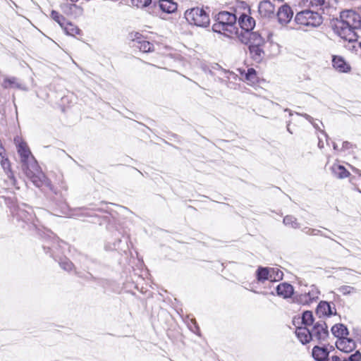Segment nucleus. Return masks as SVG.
<instances>
[{
  "instance_id": "nucleus-1",
  "label": "nucleus",
  "mask_w": 361,
  "mask_h": 361,
  "mask_svg": "<svg viewBox=\"0 0 361 361\" xmlns=\"http://www.w3.org/2000/svg\"><path fill=\"white\" fill-rule=\"evenodd\" d=\"M333 29L341 38L350 42H356L361 31V16L353 11H343L339 18H336Z\"/></svg>"
},
{
  "instance_id": "nucleus-2",
  "label": "nucleus",
  "mask_w": 361,
  "mask_h": 361,
  "mask_svg": "<svg viewBox=\"0 0 361 361\" xmlns=\"http://www.w3.org/2000/svg\"><path fill=\"white\" fill-rule=\"evenodd\" d=\"M13 216L16 218L17 221L23 223L22 227L25 228L27 226V229L30 231H35L41 237L42 243L44 242V233L49 229L40 228L38 224L39 221L36 219L35 214L33 212L32 207L26 204L22 203L21 204H16L13 201L11 202H7Z\"/></svg>"
},
{
  "instance_id": "nucleus-3",
  "label": "nucleus",
  "mask_w": 361,
  "mask_h": 361,
  "mask_svg": "<svg viewBox=\"0 0 361 361\" xmlns=\"http://www.w3.org/2000/svg\"><path fill=\"white\" fill-rule=\"evenodd\" d=\"M44 233V242L42 243V247L45 252L55 261H58L59 266L65 271H70L73 270L74 264L66 257H60L61 245L58 238L52 231H48Z\"/></svg>"
},
{
  "instance_id": "nucleus-4",
  "label": "nucleus",
  "mask_w": 361,
  "mask_h": 361,
  "mask_svg": "<svg viewBox=\"0 0 361 361\" xmlns=\"http://www.w3.org/2000/svg\"><path fill=\"white\" fill-rule=\"evenodd\" d=\"M238 11L235 13L228 11H220L215 16L216 23L212 25V30L214 32L224 34L226 37L238 34V28L236 27Z\"/></svg>"
},
{
  "instance_id": "nucleus-5",
  "label": "nucleus",
  "mask_w": 361,
  "mask_h": 361,
  "mask_svg": "<svg viewBox=\"0 0 361 361\" xmlns=\"http://www.w3.org/2000/svg\"><path fill=\"white\" fill-rule=\"evenodd\" d=\"M185 18L190 24L198 27H206L209 25V17L203 8H192L185 12Z\"/></svg>"
},
{
  "instance_id": "nucleus-6",
  "label": "nucleus",
  "mask_w": 361,
  "mask_h": 361,
  "mask_svg": "<svg viewBox=\"0 0 361 361\" xmlns=\"http://www.w3.org/2000/svg\"><path fill=\"white\" fill-rule=\"evenodd\" d=\"M294 20L298 25L311 27H317L322 23L321 15L309 9L298 12Z\"/></svg>"
},
{
  "instance_id": "nucleus-7",
  "label": "nucleus",
  "mask_w": 361,
  "mask_h": 361,
  "mask_svg": "<svg viewBox=\"0 0 361 361\" xmlns=\"http://www.w3.org/2000/svg\"><path fill=\"white\" fill-rule=\"evenodd\" d=\"M128 39L131 47L137 48L144 53L154 51V44L146 40V38L138 32H132L128 34Z\"/></svg>"
},
{
  "instance_id": "nucleus-8",
  "label": "nucleus",
  "mask_w": 361,
  "mask_h": 361,
  "mask_svg": "<svg viewBox=\"0 0 361 361\" xmlns=\"http://www.w3.org/2000/svg\"><path fill=\"white\" fill-rule=\"evenodd\" d=\"M310 332L312 341H316L319 344L326 341L329 336L328 326L323 320L317 322L311 327Z\"/></svg>"
},
{
  "instance_id": "nucleus-9",
  "label": "nucleus",
  "mask_w": 361,
  "mask_h": 361,
  "mask_svg": "<svg viewBox=\"0 0 361 361\" xmlns=\"http://www.w3.org/2000/svg\"><path fill=\"white\" fill-rule=\"evenodd\" d=\"M27 176L30 177V180L33 183V184L37 188H42L43 186L47 187L51 191L54 192L56 194V191L54 189V186L51 184V182L49 179L47 178L44 173L42 171H38L37 173H33L31 171H28L26 172Z\"/></svg>"
},
{
  "instance_id": "nucleus-10",
  "label": "nucleus",
  "mask_w": 361,
  "mask_h": 361,
  "mask_svg": "<svg viewBox=\"0 0 361 361\" xmlns=\"http://www.w3.org/2000/svg\"><path fill=\"white\" fill-rule=\"evenodd\" d=\"M250 8L247 7V13H240L238 15V23L242 30L251 32L255 26V20L250 16Z\"/></svg>"
},
{
  "instance_id": "nucleus-11",
  "label": "nucleus",
  "mask_w": 361,
  "mask_h": 361,
  "mask_svg": "<svg viewBox=\"0 0 361 361\" xmlns=\"http://www.w3.org/2000/svg\"><path fill=\"white\" fill-rule=\"evenodd\" d=\"M315 313L319 318L330 317L336 314V309L334 303L322 300L317 305Z\"/></svg>"
},
{
  "instance_id": "nucleus-12",
  "label": "nucleus",
  "mask_w": 361,
  "mask_h": 361,
  "mask_svg": "<svg viewBox=\"0 0 361 361\" xmlns=\"http://www.w3.org/2000/svg\"><path fill=\"white\" fill-rule=\"evenodd\" d=\"M293 16V12L292 9L287 4L281 6L277 11L278 20L282 25L288 23L292 19Z\"/></svg>"
},
{
  "instance_id": "nucleus-13",
  "label": "nucleus",
  "mask_w": 361,
  "mask_h": 361,
  "mask_svg": "<svg viewBox=\"0 0 361 361\" xmlns=\"http://www.w3.org/2000/svg\"><path fill=\"white\" fill-rule=\"evenodd\" d=\"M336 346L339 350L345 353H351L357 347L354 340L347 337L338 340L336 343Z\"/></svg>"
},
{
  "instance_id": "nucleus-14",
  "label": "nucleus",
  "mask_w": 361,
  "mask_h": 361,
  "mask_svg": "<svg viewBox=\"0 0 361 361\" xmlns=\"http://www.w3.org/2000/svg\"><path fill=\"white\" fill-rule=\"evenodd\" d=\"M276 294L283 298H290L294 295L293 286L287 283L283 282L279 284L276 288Z\"/></svg>"
},
{
  "instance_id": "nucleus-15",
  "label": "nucleus",
  "mask_w": 361,
  "mask_h": 361,
  "mask_svg": "<svg viewBox=\"0 0 361 361\" xmlns=\"http://www.w3.org/2000/svg\"><path fill=\"white\" fill-rule=\"evenodd\" d=\"M330 350L326 345L323 346L315 345L312 350V356L314 360H329Z\"/></svg>"
},
{
  "instance_id": "nucleus-16",
  "label": "nucleus",
  "mask_w": 361,
  "mask_h": 361,
  "mask_svg": "<svg viewBox=\"0 0 361 361\" xmlns=\"http://www.w3.org/2000/svg\"><path fill=\"white\" fill-rule=\"evenodd\" d=\"M333 67L341 73H348L350 71V66L346 63L344 59L339 56H334L332 58Z\"/></svg>"
},
{
  "instance_id": "nucleus-17",
  "label": "nucleus",
  "mask_w": 361,
  "mask_h": 361,
  "mask_svg": "<svg viewBox=\"0 0 361 361\" xmlns=\"http://www.w3.org/2000/svg\"><path fill=\"white\" fill-rule=\"evenodd\" d=\"M295 335L302 345H306L312 341L310 329L306 326L296 328Z\"/></svg>"
},
{
  "instance_id": "nucleus-18",
  "label": "nucleus",
  "mask_w": 361,
  "mask_h": 361,
  "mask_svg": "<svg viewBox=\"0 0 361 361\" xmlns=\"http://www.w3.org/2000/svg\"><path fill=\"white\" fill-rule=\"evenodd\" d=\"M91 211H104L101 208H90L87 207H76L73 209V215L78 217H98L97 215L91 214Z\"/></svg>"
},
{
  "instance_id": "nucleus-19",
  "label": "nucleus",
  "mask_w": 361,
  "mask_h": 361,
  "mask_svg": "<svg viewBox=\"0 0 361 361\" xmlns=\"http://www.w3.org/2000/svg\"><path fill=\"white\" fill-rule=\"evenodd\" d=\"M1 164L4 171L7 174V179L6 181L8 182L11 185L15 186L16 188H19V187L17 186V180L13 175V173L11 170V166L8 159L3 158Z\"/></svg>"
},
{
  "instance_id": "nucleus-20",
  "label": "nucleus",
  "mask_w": 361,
  "mask_h": 361,
  "mask_svg": "<svg viewBox=\"0 0 361 361\" xmlns=\"http://www.w3.org/2000/svg\"><path fill=\"white\" fill-rule=\"evenodd\" d=\"M258 11L263 17H270L274 13V6L269 0H264L259 4Z\"/></svg>"
},
{
  "instance_id": "nucleus-21",
  "label": "nucleus",
  "mask_w": 361,
  "mask_h": 361,
  "mask_svg": "<svg viewBox=\"0 0 361 361\" xmlns=\"http://www.w3.org/2000/svg\"><path fill=\"white\" fill-rule=\"evenodd\" d=\"M255 276L259 283H264L265 281H271V267H259L256 270Z\"/></svg>"
},
{
  "instance_id": "nucleus-22",
  "label": "nucleus",
  "mask_w": 361,
  "mask_h": 361,
  "mask_svg": "<svg viewBox=\"0 0 361 361\" xmlns=\"http://www.w3.org/2000/svg\"><path fill=\"white\" fill-rule=\"evenodd\" d=\"M332 334L338 340L346 337L349 334V331L345 325L343 324H336L331 329Z\"/></svg>"
},
{
  "instance_id": "nucleus-23",
  "label": "nucleus",
  "mask_w": 361,
  "mask_h": 361,
  "mask_svg": "<svg viewBox=\"0 0 361 361\" xmlns=\"http://www.w3.org/2000/svg\"><path fill=\"white\" fill-rule=\"evenodd\" d=\"M262 46L249 45L248 49L251 58L256 62L262 61L264 58V51L262 48Z\"/></svg>"
},
{
  "instance_id": "nucleus-24",
  "label": "nucleus",
  "mask_w": 361,
  "mask_h": 361,
  "mask_svg": "<svg viewBox=\"0 0 361 361\" xmlns=\"http://www.w3.org/2000/svg\"><path fill=\"white\" fill-rule=\"evenodd\" d=\"M331 172L337 178H345L350 176V172L343 165L334 164L331 167Z\"/></svg>"
},
{
  "instance_id": "nucleus-25",
  "label": "nucleus",
  "mask_w": 361,
  "mask_h": 361,
  "mask_svg": "<svg viewBox=\"0 0 361 361\" xmlns=\"http://www.w3.org/2000/svg\"><path fill=\"white\" fill-rule=\"evenodd\" d=\"M159 6L160 9L166 13H172L177 10V4L172 0H159Z\"/></svg>"
},
{
  "instance_id": "nucleus-26",
  "label": "nucleus",
  "mask_w": 361,
  "mask_h": 361,
  "mask_svg": "<svg viewBox=\"0 0 361 361\" xmlns=\"http://www.w3.org/2000/svg\"><path fill=\"white\" fill-rule=\"evenodd\" d=\"M18 153L19 154L21 161L25 164L27 162V159L31 155V152L28 148L26 142L21 141L18 143Z\"/></svg>"
},
{
  "instance_id": "nucleus-27",
  "label": "nucleus",
  "mask_w": 361,
  "mask_h": 361,
  "mask_svg": "<svg viewBox=\"0 0 361 361\" xmlns=\"http://www.w3.org/2000/svg\"><path fill=\"white\" fill-rule=\"evenodd\" d=\"M2 87L4 89L15 87L19 90H25V86L19 83L15 77L6 78L2 83Z\"/></svg>"
},
{
  "instance_id": "nucleus-28",
  "label": "nucleus",
  "mask_w": 361,
  "mask_h": 361,
  "mask_svg": "<svg viewBox=\"0 0 361 361\" xmlns=\"http://www.w3.org/2000/svg\"><path fill=\"white\" fill-rule=\"evenodd\" d=\"M301 319L302 324L306 327L312 326L315 324L314 323V317L313 313L310 310H305L302 312Z\"/></svg>"
},
{
  "instance_id": "nucleus-29",
  "label": "nucleus",
  "mask_w": 361,
  "mask_h": 361,
  "mask_svg": "<svg viewBox=\"0 0 361 361\" xmlns=\"http://www.w3.org/2000/svg\"><path fill=\"white\" fill-rule=\"evenodd\" d=\"M293 300L300 305H310L312 302V300L308 292H305L301 294H296L293 297Z\"/></svg>"
},
{
  "instance_id": "nucleus-30",
  "label": "nucleus",
  "mask_w": 361,
  "mask_h": 361,
  "mask_svg": "<svg viewBox=\"0 0 361 361\" xmlns=\"http://www.w3.org/2000/svg\"><path fill=\"white\" fill-rule=\"evenodd\" d=\"M264 38L257 32H250V45L263 46L264 44Z\"/></svg>"
},
{
  "instance_id": "nucleus-31",
  "label": "nucleus",
  "mask_w": 361,
  "mask_h": 361,
  "mask_svg": "<svg viewBox=\"0 0 361 361\" xmlns=\"http://www.w3.org/2000/svg\"><path fill=\"white\" fill-rule=\"evenodd\" d=\"M239 71L241 75L245 73V80L247 82L248 84H254L257 81V71L253 68H248L246 73L245 71H241L240 69H239Z\"/></svg>"
},
{
  "instance_id": "nucleus-32",
  "label": "nucleus",
  "mask_w": 361,
  "mask_h": 361,
  "mask_svg": "<svg viewBox=\"0 0 361 361\" xmlns=\"http://www.w3.org/2000/svg\"><path fill=\"white\" fill-rule=\"evenodd\" d=\"M113 250L126 252L128 249V245L127 238L125 242H123L122 239L119 237L113 243Z\"/></svg>"
},
{
  "instance_id": "nucleus-33",
  "label": "nucleus",
  "mask_w": 361,
  "mask_h": 361,
  "mask_svg": "<svg viewBox=\"0 0 361 361\" xmlns=\"http://www.w3.org/2000/svg\"><path fill=\"white\" fill-rule=\"evenodd\" d=\"M63 28L67 35L71 36L78 35L80 32V30L77 26L69 22H66Z\"/></svg>"
},
{
  "instance_id": "nucleus-34",
  "label": "nucleus",
  "mask_w": 361,
  "mask_h": 361,
  "mask_svg": "<svg viewBox=\"0 0 361 361\" xmlns=\"http://www.w3.org/2000/svg\"><path fill=\"white\" fill-rule=\"evenodd\" d=\"M283 224L293 228H299L300 224L298 222L297 219L292 215H287L283 218Z\"/></svg>"
},
{
  "instance_id": "nucleus-35",
  "label": "nucleus",
  "mask_w": 361,
  "mask_h": 361,
  "mask_svg": "<svg viewBox=\"0 0 361 361\" xmlns=\"http://www.w3.org/2000/svg\"><path fill=\"white\" fill-rule=\"evenodd\" d=\"M51 17L54 20L58 23L61 27H63L67 22L63 16L54 10L51 12Z\"/></svg>"
},
{
  "instance_id": "nucleus-36",
  "label": "nucleus",
  "mask_w": 361,
  "mask_h": 361,
  "mask_svg": "<svg viewBox=\"0 0 361 361\" xmlns=\"http://www.w3.org/2000/svg\"><path fill=\"white\" fill-rule=\"evenodd\" d=\"M271 282L279 281L283 279V273L278 268H271Z\"/></svg>"
},
{
  "instance_id": "nucleus-37",
  "label": "nucleus",
  "mask_w": 361,
  "mask_h": 361,
  "mask_svg": "<svg viewBox=\"0 0 361 361\" xmlns=\"http://www.w3.org/2000/svg\"><path fill=\"white\" fill-rule=\"evenodd\" d=\"M302 232H304L305 234L309 235H320L322 236H324L325 238H329L326 234L323 233L320 230L315 229V228H311L308 227H305L302 228Z\"/></svg>"
},
{
  "instance_id": "nucleus-38",
  "label": "nucleus",
  "mask_w": 361,
  "mask_h": 361,
  "mask_svg": "<svg viewBox=\"0 0 361 361\" xmlns=\"http://www.w3.org/2000/svg\"><path fill=\"white\" fill-rule=\"evenodd\" d=\"M215 66L216 67H214V68H218L221 70L226 75V78L228 80L233 79L234 80H236L238 78V75L234 72L224 69L219 64H216Z\"/></svg>"
},
{
  "instance_id": "nucleus-39",
  "label": "nucleus",
  "mask_w": 361,
  "mask_h": 361,
  "mask_svg": "<svg viewBox=\"0 0 361 361\" xmlns=\"http://www.w3.org/2000/svg\"><path fill=\"white\" fill-rule=\"evenodd\" d=\"M308 293H310V296L312 302H314L319 298V295L320 294V291L319 290L318 288L315 285H312L310 287Z\"/></svg>"
},
{
  "instance_id": "nucleus-40",
  "label": "nucleus",
  "mask_w": 361,
  "mask_h": 361,
  "mask_svg": "<svg viewBox=\"0 0 361 361\" xmlns=\"http://www.w3.org/2000/svg\"><path fill=\"white\" fill-rule=\"evenodd\" d=\"M188 327L193 333L200 336V329L195 319H192L190 320V322L188 324Z\"/></svg>"
},
{
  "instance_id": "nucleus-41",
  "label": "nucleus",
  "mask_w": 361,
  "mask_h": 361,
  "mask_svg": "<svg viewBox=\"0 0 361 361\" xmlns=\"http://www.w3.org/2000/svg\"><path fill=\"white\" fill-rule=\"evenodd\" d=\"M131 2L137 8H143L148 6L152 3V0H131Z\"/></svg>"
},
{
  "instance_id": "nucleus-42",
  "label": "nucleus",
  "mask_w": 361,
  "mask_h": 361,
  "mask_svg": "<svg viewBox=\"0 0 361 361\" xmlns=\"http://www.w3.org/2000/svg\"><path fill=\"white\" fill-rule=\"evenodd\" d=\"M250 32H245V33H242L241 32L240 34L238 33L237 35H238L240 41L245 44H247L248 46L250 45Z\"/></svg>"
},
{
  "instance_id": "nucleus-43",
  "label": "nucleus",
  "mask_w": 361,
  "mask_h": 361,
  "mask_svg": "<svg viewBox=\"0 0 361 361\" xmlns=\"http://www.w3.org/2000/svg\"><path fill=\"white\" fill-rule=\"evenodd\" d=\"M355 290V288L350 286H342L338 288V291L344 295H349Z\"/></svg>"
},
{
  "instance_id": "nucleus-44",
  "label": "nucleus",
  "mask_w": 361,
  "mask_h": 361,
  "mask_svg": "<svg viewBox=\"0 0 361 361\" xmlns=\"http://www.w3.org/2000/svg\"><path fill=\"white\" fill-rule=\"evenodd\" d=\"M347 361H361V353L360 350H356L353 354H351L348 358Z\"/></svg>"
},
{
  "instance_id": "nucleus-45",
  "label": "nucleus",
  "mask_w": 361,
  "mask_h": 361,
  "mask_svg": "<svg viewBox=\"0 0 361 361\" xmlns=\"http://www.w3.org/2000/svg\"><path fill=\"white\" fill-rule=\"evenodd\" d=\"M353 147H354V145L351 142H348V141H344L342 144L341 150H343V151L348 150V149H353Z\"/></svg>"
},
{
  "instance_id": "nucleus-46",
  "label": "nucleus",
  "mask_w": 361,
  "mask_h": 361,
  "mask_svg": "<svg viewBox=\"0 0 361 361\" xmlns=\"http://www.w3.org/2000/svg\"><path fill=\"white\" fill-rule=\"evenodd\" d=\"M76 275L80 277V278H83L86 280H94V276L90 274V273H87V274L85 275H82L81 273H79V272H76Z\"/></svg>"
},
{
  "instance_id": "nucleus-47",
  "label": "nucleus",
  "mask_w": 361,
  "mask_h": 361,
  "mask_svg": "<svg viewBox=\"0 0 361 361\" xmlns=\"http://www.w3.org/2000/svg\"><path fill=\"white\" fill-rule=\"evenodd\" d=\"M309 1L312 6H323L325 3V0H309Z\"/></svg>"
},
{
  "instance_id": "nucleus-48",
  "label": "nucleus",
  "mask_w": 361,
  "mask_h": 361,
  "mask_svg": "<svg viewBox=\"0 0 361 361\" xmlns=\"http://www.w3.org/2000/svg\"><path fill=\"white\" fill-rule=\"evenodd\" d=\"M218 80H219L221 83H222V84H224V85H226L227 87H232L231 86H230L231 82H230L229 81H228L227 80H226V79H223V78H219L218 79Z\"/></svg>"
},
{
  "instance_id": "nucleus-49",
  "label": "nucleus",
  "mask_w": 361,
  "mask_h": 361,
  "mask_svg": "<svg viewBox=\"0 0 361 361\" xmlns=\"http://www.w3.org/2000/svg\"><path fill=\"white\" fill-rule=\"evenodd\" d=\"M301 116H302L304 118H305L310 122H312V120L313 119L312 117H311L310 115H308L307 114H301Z\"/></svg>"
},
{
  "instance_id": "nucleus-50",
  "label": "nucleus",
  "mask_w": 361,
  "mask_h": 361,
  "mask_svg": "<svg viewBox=\"0 0 361 361\" xmlns=\"http://www.w3.org/2000/svg\"><path fill=\"white\" fill-rule=\"evenodd\" d=\"M353 334L357 336H361V330L360 329H353Z\"/></svg>"
},
{
  "instance_id": "nucleus-51",
  "label": "nucleus",
  "mask_w": 361,
  "mask_h": 361,
  "mask_svg": "<svg viewBox=\"0 0 361 361\" xmlns=\"http://www.w3.org/2000/svg\"><path fill=\"white\" fill-rule=\"evenodd\" d=\"M284 111L285 112H288L290 116H293V111L290 109H288V108L284 109Z\"/></svg>"
},
{
  "instance_id": "nucleus-52",
  "label": "nucleus",
  "mask_w": 361,
  "mask_h": 361,
  "mask_svg": "<svg viewBox=\"0 0 361 361\" xmlns=\"http://www.w3.org/2000/svg\"><path fill=\"white\" fill-rule=\"evenodd\" d=\"M318 147L321 149L324 147V143L321 140H319Z\"/></svg>"
},
{
  "instance_id": "nucleus-53",
  "label": "nucleus",
  "mask_w": 361,
  "mask_h": 361,
  "mask_svg": "<svg viewBox=\"0 0 361 361\" xmlns=\"http://www.w3.org/2000/svg\"><path fill=\"white\" fill-rule=\"evenodd\" d=\"M332 146H333V148L334 150H338V145L336 142H332Z\"/></svg>"
},
{
  "instance_id": "nucleus-54",
  "label": "nucleus",
  "mask_w": 361,
  "mask_h": 361,
  "mask_svg": "<svg viewBox=\"0 0 361 361\" xmlns=\"http://www.w3.org/2000/svg\"><path fill=\"white\" fill-rule=\"evenodd\" d=\"M290 121H288V123L287 125V130L290 133L293 134V132L290 130V128H289Z\"/></svg>"
},
{
  "instance_id": "nucleus-55",
  "label": "nucleus",
  "mask_w": 361,
  "mask_h": 361,
  "mask_svg": "<svg viewBox=\"0 0 361 361\" xmlns=\"http://www.w3.org/2000/svg\"><path fill=\"white\" fill-rule=\"evenodd\" d=\"M326 346H328V348L330 350V352L334 350V347L333 345L328 344Z\"/></svg>"
},
{
  "instance_id": "nucleus-56",
  "label": "nucleus",
  "mask_w": 361,
  "mask_h": 361,
  "mask_svg": "<svg viewBox=\"0 0 361 361\" xmlns=\"http://www.w3.org/2000/svg\"><path fill=\"white\" fill-rule=\"evenodd\" d=\"M322 133L325 135V137H326V142H327V145H329V142H328V140H329V137H328V135H326V133L325 132H322Z\"/></svg>"
},
{
  "instance_id": "nucleus-57",
  "label": "nucleus",
  "mask_w": 361,
  "mask_h": 361,
  "mask_svg": "<svg viewBox=\"0 0 361 361\" xmlns=\"http://www.w3.org/2000/svg\"><path fill=\"white\" fill-rule=\"evenodd\" d=\"M231 82L230 86H231V87H232L231 88L235 89V83H233L232 82Z\"/></svg>"
},
{
  "instance_id": "nucleus-58",
  "label": "nucleus",
  "mask_w": 361,
  "mask_h": 361,
  "mask_svg": "<svg viewBox=\"0 0 361 361\" xmlns=\"http://www.w3.org/2000/svg\"><path fill=\"white\" fill-rule=\"evenodd\" d=\"M62 188L65 190H67V186L66 185H63Z\"/></svg>"
},
{
  "instance_id": "nucleus-59",
  "label": "nucleus",
  "mask_w": 361,
  "mask_h": 361,
  "mask_svg": "<svg viewBox=\"0 0 361 361\" xmlns=\"http://www.w3.org/2000/svg\"><path fill=\"white\" fill-rule=\"evenodd\" d=\"M357 191H358L359 192H360V193H361V188H357Z\"/></svg>"
},
{
  "instance_id": "nucleus-60",
  "label": "nucleus",
  "mask_w": 361,
  "mask_h": 361,
  "mask_svg": "<svg viewBox=\"0 0 361 361\" xmlns=\"http://www.w3.org/2000/svg\"><path fill=\"white\" fill-rule=\"evenodd\" d=\"M315 361H329V360H315Z\"/></svg>"
},
{
  "instance_id": "nucleus-61",
  "label": "nucleus",
  "mask_w": 361,
  "mask_h": 361,
  "mask_svg": "<svg viewBox=\"0 0 361 361\" xmlns=\"http://www.w3.org/2000/svg\"><path fill=\"white\" fill-rule=\"evenodd\" d=\"M12 3L13 4L14 6H17L15 2L12 1Z\"/></svg>"
},
{
  "instance_id": "nucleus-62",
  "label": "nucleus",
  "mask_w": 361,
  "mask_h": 361,
  "mask_svg": "<svg viewBox=\"0 0 361 361\" xmlns=\"http://www.w3.org/2000/svg\"><path fill=\"white\" fill-rule=\"evenodd\" d=\"M123 238H124L125 240L126 239V238H125V236H123ZM128 239V237H127V240Z\"/></svg>"
}]
</instances>
